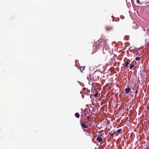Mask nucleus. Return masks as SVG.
I'll return each mask as SVG.
<instances>
[{
	"instance_id": "obj_1",
	"label": "nucleus",
	"mask_w": 149,
	"mask_h": 149,
	"mask_svg": "<svg viewBox=\"0 0 149 149\" xmlns=\"http://www.w3.org/2000/svg\"><path fill=\"white\" fill-rule=\"evenodd\" d=\"M146 29L145 27L142 26V29L141 30L140 32V33L141 34H146L148 35H149V29L148 30V31L147 32H146Z\"/></svg>"
},
{
	"instance_id": "obj_2",
	"label": "nucleus",
	"mask_w": 149,
	"mask_h": 149,
	"mask_svg": "<svg viewBox=\"0 0 149 149\" xmlns=\"http://www.w3.org/2000/svg\"><path fill=\"white\" fill-rule=\"evenodd\" d=\"M109 49V47L107 45L106 42H104V46L103 49V52L104 53H105V51H107Z\"/></svg>"
},
{
	"instance_id": "obj_3",
	"label": "nucleus",
	"mask_w": 149,
	"mask_h": 149,
	"mask_svg": "<svg viewBox=\"0 0 149 149\" xmlns=\"http://www.w3.org/2000/svg\"><path fill=\"white\" fill-rule=\"evenodd\" d=\"M101 40L100 39L99 40V41L97 42L95 44V46L97 48V49L100 48L101 47V44L100 43V41Z\"/></svg>"
},
{
	"instance_id": "obj_4",
	"label": "nucleus",
	"mask_w": 149,
	"mask_h": 149,
	"mask_svg": "<svg viewBox=\"0 0 149 149\" xmlns=\"http://www.w3.org/2000/svg\"><path fill=\"white\" fill-rule=\"evenodd\" d=\"M80 123H81V125L82 127V129H84V128H87L88 127V126L85 124L83 123H82V120H81V121L80 122Z\"/></svg>"
},
{
	"instance_id": "obj_5",
	"label": "nucleus",
	"mask_w": 149,
	"mask_h": 149,
	"mask_svg": "<svg viewBox=\"0 0 149 149\" xmlns=\"http://www.w3.org/2000/svg\"><path fill=\"white\" fill-rule=\"evenodd\" d=\"M106 30L107 31H110L113 29V26H107L106 27Z\"/></svg>"
},
{
	"instance_id": "obj_6",
	"label": "nucleus",
	"mask_w": 149,
	"mask_h": 149,
	"mask_svg": "<svg viewBox=\"0 0 149 149\" xmlns=\"http://www.w3.org/2000/svg\"><path fill=\"white\" fill-rule=\"evenodd\" d=\"M131 91V89L130 87H128L125 89V91L126 93H128Z\"/></svg>"
},
{
	"instance_id": "obj_7",
	"label": "nucleus",
	"mask_w": 149,
	"mask_h": 149,
	"mask_svg": "<svg viewBox=\"0 0 149 149\" xmlns=\"http://www.w3.org/2000/svg\"><path fill=\"white\" fill-rule=\"evenodd\" d=\"M115 133V131H112L110 132L109 133V134L110 135V136H113V134L114 133Z\"/></svg>"
},
{
	"instance_id": "obj_8",
	"label": "nucleus",
	"mask_w": 149,
	"mask_h": 149,
	"mask_svg": "<svg viewBox=\"0 0 149 149\" xmlns=\"http://www.w3.org/2000/svg\"><path fill=\"white\" fill-rule=\"evenodd\" d=\"M96 140L97 141L100 142L102 141V139L100 137H98L97 138Z\"/></svg>"
},
{
	"instance_id": "obj_9",
	"label": "nucleus",
	"mask_w": 149,
	"mask_h": 149,
	"mask_svg": "<svg viewBox=\"0 0 149 149\" xmlns=\"http://www.w3.org/2000/svg\"><path fill=\"white\" fill-rule=\"evenodd\" d=\"M129 64V62H128V61L126 62V63H125V65H124V67H125V68L127 67L128 66Z\"/></svg>"
},
{
	"instance_id": "obj_10",
	"label": "nucleus",
	"mask_w": 149,
	"mask_h": 149,
	"mask_svg": "<svg viewBox=\"0 0 149 149\" xmlns=\"http://www.w3.org/2000/svg\"><path fill=\"white\" fill-rule=\"evenodd\" d=\"M75 116L76 117L78 118H79L80 115L77 113L75 114Z\"/></svg>"
},
{
	"instance_id": "obj_11",
	"label": "nucleus",
	"mask_w": 149,
	"mask_h": 149,
	"mask_svg": "<svg viewBox=\"0 0 149 149\" xmlns=\"http://www.w3.org/2000/svg\"><path fill=\"white\" fill-rule=\"evenodd\" d=\"M134 67V65L133 64H131L130 65V68L131 69H132Z\"/></svg>"
},
{
	"instance_id": "obj_12",
	"label": "nucleus",
	"mask_w": 149,
	"mask_h": 149,
	"mask_svg": "<svg viewBox=\"0 0 149 149\" xmlns=\"http://www.w3.org/2000/svg\"><path fill=\"white\" fill-rule=\"evenodd\" d=\"M141 58L140 57H136L135 58V60L136 61H139L141 59Z\"/></svg>"
},
{
	"instance_id": "obj_13",
	"label": "nucleus",
	"mask_w": 149,
	"mask_h": 149,
	"mask_svg": "<svg viewBox=\"0 0 149 149\" xmlns=\"http://www.w3.org/2000/svg\"><path fill=\"white\" fill-rule=\"evenodd\" d=\"M122 131V130L121 129H119L117 130V132L118 133H120Z\"/></svg>"
},
{
	"instance_id": "obj_14",
	"label": "nucleus",
	"mask_w": 149,
	"mask_h": 149,
	"mask_svg": "<svg viewBox=\"0 0 149 149\" xmlns=\"http://www.w3.org/2000/svg\"><path fill=\"white\" fill-rule=\"evenodd\" d=\"M98 95V93L97 92L95 94L94 96L95 97H97Z\"/></svg>"
},
{
	"instance_id": "obj_15",
	"label": "nucleus",
	"mask_w": 149,
	"mask_h": 149,
	"mask_svg": "<svg viewBox=\"0 0 149 149\" xmlns=\"http://www.w3.org/2000/svg\"><path fill=\"white\" fill-rule=\"evenodd\" d=\"M137 3L138 4H139L140 3V1L139 0H136Z\"/></svg>"
},
{
	"instance_id": "obj_16",
	"label": "nucleus",
	"mask_w": 149,
	"mask_h": 149,
	"mask_svg": "<svg viewBox=\"0 0 149 149\" xmlns=\"http://www.w3.org/2000/svg\"><path fill=\"white\" fill-rule=\"evenodd\" d=\"M90 116H87V119L88 120H89V119H90Z\"/></svg>"
},
{
	"instance_id": "obj_17",
	"label": "nucleus",
	"mask_w": 149,
	"mask_h": 149,
	"mask_svg": "<svg viewBox=\"0 0 149 149\" xmlns=\"http://www.w3.org/2000/svg\"><path fill=\"white\" fill-rule=\"evenodd\" d=\"M138 92V90H136V91H135V93L136 94Z\"/></svg>"
},
{
	"instance_id": "obj_18",
	"label": "nucleus",
	"mask_w": 149,
	"mask_h": 149,
	"mask_svg": "<svg viewBox=\"0 0 149 149\" xmlns=\"http://www.w3.org/2000/svg\"><path fill=\"white\" fill-rule=\"evenodd\" d=\"M146 149H149V145L147 147Z\"/></svg>"
},
{
	"instance_id": "obj_19",
	"label": "nucleus",
	"mask_w": 149,
	"mask_h": 149,
	"mask_svg": "<svg viewBox=\"0 0 149 149\" xmlns=\"http://www.w3.org/2000/svg\"><path fill=\"white\" fill-rule=\"evenodd\" d=\"M102 134H100L99 135V136H100V137H101V136H102Z\"/></svg>"
},
{
	"instance_id": "obj_20",
	"label": "nucleus",
	"mask_w": 149,
	"mask_h": 149,
	"mask_svg": "<svg viewBox=\"0 0 149 149\" xmlns=\"http://www.w3.org/2000/svg\"><path fill=\"white\" fill-rule=\"evenodd\" d=\"M147 109L148 110H149V106H148V107H147Z\"/></svg>"
},
{
	"instance_id": "obj_21",
	"label": "nucleus",
	"mask_w": 149,
	"mask_h": 149,
	"mask_svg": "<svg viewBox=\"0 0 149 149\" xmlns=\"http://www.w3.org/2000/svg\"><path fill=\"white\" fill-rule=\"evenodd\" d=\"M129 36H125V38L127 37H129Z\"/></svg>"
},
{
	"instance_id": "obj_22",
	"label": "nucleus",
	"mask_w": 149,
	"mask_h": 149,
	"mask_svg": "<svg viewBox=\"0 0 149 149\" xmlns=\"http://www.w3.org/2000/svg\"><path fill=\"white\" fill-rule=\"evenodd\" d=\"M147 123H148V124H149V121H148L147 122Z\"/></svg>"
},
{
	"instance_id": "obj_23",
	"label": "nucleus",
	"mask_w": 149,
	"mask_h": 149,
	"mask_svg": "<svg viewBox=\"0 0 149 149\" xmlns=\"http://www.w3.org/2000/svg\"><path fill=\"white\" fill-rule=\"evenodd\" d=\"M83 96H84V95H82V97H83Z\"/></svg>"
},
{
	"instance_id": "obj_24",
	"label": "nucleus",
	"mask_w": 149,
	"mask_h": 149,
	"mask_svg": "<svg viewBox=\"0 0 149 149\" xmlns=\"http://www.w3.org/2000/svg\"><path fill=\"white\" fill-rule=\"evenodd\" d=\"M85 130V129H84V131Z\"/></svg>"
}]
</instances>
